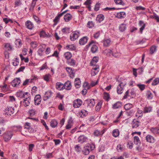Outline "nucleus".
Segmentation results:
<instances>
[{"instance_id":"7ed1b4c3","label":"nucleus","mask_w":159,"mask_h":159,"mask_svg":"<svg viewBox=\"0 0 159 159\" xmlns=\"http://www.w3.org/2000/svg\"><path fill=\"white\" fill-rule=\"evenodd\" d=\"M126 85L125 83L121 82L117 88V92L118 94L122 93L124 86Z\"/></svg>"},{"instance_id":"a878e982","label":"nucleus","mask_w":159,"mask_h":159,"mask_svg":"<svg viewBox=\"0 0 159 159\" xmlns=\"http://www.w3.org/2000/svg\"><path fill=\"white\" fill-rule=\"evenodd\" d=\"M72 18V15L69 13H68L65 15L64 16V18L65 21H69Z\"/></svg>"},{"instance_id":"bf43d9fd","label":"nucleus","mask_w":159,"mask_h":159,"mask_svg":"<svg viewBox=\"0 0 159 159\" xmlns=\"http://www.w3.org/2000/svg\"><path fill=\"white\" fill-rule=\"evenodd\" d=\"M137 86L139 87L141 91L144 90L145 88V85L144 84H137Z\"/></svg>"},{"instance_id":"6e6d98bb","label":"nucleus","mask_w":159,"mask_h":159,"mask_svg":"<svg viewBox=\"0 0 159 159\" xmlns=\"http://www.w3.org/2000/svg\"><path fill=\"white\" fill-rule=\"evenodd\" d=\"M72 121L71 120H69L68 121V124L66 126V129H69L72 127L71 123Z\"/></svg>"},{"instance_id":"4be33fe9","label":"nucleus","mask_w":159,"mask_h":159,"mask_svg":"<svg viewBox=\"0 0 159 159\" xmlns=\"http://www.w3.org/2000/svg\"><path fill=\"white\" fill-rule=\"evenodd\" d=\"M150 131L154 134H159V127L151 128Z\"/></svg>"},{"instance_id":"0eeeda50","label":"nucleus","mask_w":159,"mask_h":159,"mask_svg":"<svg viewBox=\"0 0 159 159\" xmlns=\"http://www.w3.org/2000/svg\"><path fill=\"white\" fill-rule=\"evenodd\" d=\"M20 82L21 80L20 78H16L13 80L11 83L12 86L17 87L19 86Z\"/></svg>"},{"instance_id":"a211bd4d","label":"nucleus","mask_w":159,"mask_h":159,"mask_svg":"<svg viewBox=\"0 0 159 159\" xmlns=\"http://www.w3.org/2000/svg\"><path fill=\"white\" fill-rule=\"evenodd\" d=\"M105 132V130L104 129H103L101 131L96 130L94 132V134L97 136H102Z\"/></svg>"},{"instance_id":"774afa93","label":"nucleus","mask_w":159,"mask_h":159,"mask_svg":"<svg viewBox=\"0 0 159 159\" xmlns=\"http://www.w3.org/2000/svg\"><path fill=\"white\" fill-rule=\"evenodd\" d=\"M30 116H32L35 114V111L34 110L32 109L30 110L29 111Z\"/></svg>"},{"instance_id":"680f3d73","label":"nucleus","mask_w":159,"mask_h":159,"mask_svg":"<svg viewBox=\"0 0 159 159\" xmlns=\"http://www.w3.org/2000/svg\"><path fill=\"white\" fill-rule=\"evenodd\" d=\"M94 25V24L92 21H89L87 24V27L90 28H92Z\"/></svg>"},{"instance_id":"49530a36","label":"nucleus","mask_w":159,"mask_h":159,"mask_svg":"<svg viewBox=\"0 0 159 159\" xmlns=\"http://www.w3.org/2000/svg\"><path fill=\"white\" fill-rule=\"evenodd\" d=\"M146 95L147 96V98L149 99H151L153 97V94L149 90H148L147 91Z\"/></svg>"},{"instance_id":"39448f33","label":"nucleus","mask_w":159,"mask_h":159,"mask_svg":"<svg viewBox=\"0 0 159 159\" xmlns=\"http://www.w3.org/2000/svg\"><path fill=\"white\" fill-rule=\"evenodd\" d=\"M79 34V32L77 31L72 32L70 35V39L73 41L75 40L78 38Z\"/></svg>"},{"instance_id":"2eb2a0df","label":"nucleus","mask_w":159,"mask_h":159,"mask_svg":"<svg viewBox=\"0 0 159 159\" xmlns=\"http://www.w3.org/2000/svg\"><path fill=\"white\" fill-rule=\"evenodd\" d=\"M115 16L118 18L122 19L124 18L126 16L125 13L123 11L118 12L116 14Z\"/></svg>"},{"instance_id":"5701e85b","label":"nucleus","mask_w":159,"mask_h":159,"mask_svg":"<svg viewBox=\"0 0 159 159\" xmlns=\"http://www.w3.org/2000/svg\"><path fill=\"white\" fill-rule=\"evenodd\" d=\"M62 16L61 14H59L53 20L54 24L53 25H56L59 21L60 18Z\"/></svg>"},{"instance_id":"69168bd1","label":"nucleus","mask_w":159,"mask_h":159,"mask_svg":"<svg viewBox=\"0 0 159 159\" xmlns=\"http://www.w3.org/2000/svg\"><path fill=\"white\" fill-rule=\"evenodd\" d=\"M19 59L17 58H16L15 60L12 62L13 65L15 66H17L19 64Z\"/></svg>"},{"instance_id":"864d4df0","label":"nucleus","mask_w":159,"mask_h":159,"mask_svg":"<svg viewBox=\"0 0 159 159\" xmlns=\"http://www.w3.org/2000/svg\"><path fill=\"white\" fill-rule=\"evenodd\" d=\"M159 83V78H156L152 83V85H155Z\"/></svg>"},{"instance_id":"09e8293b","label":"nucleus","mask_w":159,"mask_h":159,"mask_svg":"<svg viewBox=\"0 0 159 159\" xmlns=\"http://www.w3.org/2000/svg\"><path fill=\"white\" fill-rule=\"evenodd\" d=\"M66 48L69 50L73 51L75 49V47L73 45H67L66 47Z\"/></svg>"},{"instance_id":"0e129e2a","label":"nucleus","mask_w":159,"mask_h":159,"mask_svg":"<svg viewBox=\"0 0 159 159\" xmlns=\"http://www.w3.org/2000/svg\"><path fill=\"white\" fill-rule=\"evenodd\" d=\"M35 2H32L31 4L30 5V6L29 8V10L30 11H33L34 8V7L35 6Z\"/></svg>"},{"instance_id":"393cba45","label":"nucleus","mask_w":159,"mask_h":159,"mask_svg":"<svg viewBox=\"0 0 159 159\" xmlns=\"http://www.w3.org/2000/svg\"><path fill=\"white\" fill-rule=\"evenodd\" d=\"M26 27L29 29L31 30L34 27L32 23L30 21H27L25 23Z\"/></svg>"},{"instance_id":"8fccbe9b","label":"nucleus","mask_w":159,"mask_h":159,"mask_svg":"<svg viewBox=\"0 0 159 159\" xmlns=\"http://www.w3.org/2000/svg\"><path fill=\"white\" fill-rule=\"evenodd\" d=\"M126 28V25L124 24H122L119 26V30L121 32L124 31Z\"/></svg>"},{"instance_id":"603ef678","label":"nucleus","mask_w":159,"mask_h":159,"mask_svg":"<svg viewBox=\"0 0 159 159\" xmlns=\"http://www.w3.org/2000/svg\"><path fill=\"white\" fill-rule=\"evenodd\" d=\"M153 15L151 16V17L154 18L157 22H159V16L155 13H153Z\"/></svg>"},{"instance_id":"3c124183","label":"nucleus","mask_w":159,"mask_h":159,"mask_svg":"<svg viewBox=\"0 0 159 159\" xmlns=\"http://www.w3.org/2000/svg\"><path fill=\"white\" fill-rule=\"evenodd\" d=\"M5 47L8 51H10L12 49V47L9 43H6L5 45Z\"/></svg>"},{"instance_id":"72a5a7b5","label":"nucleus","mask_w":159,"mask_h":159,"mask_svg":"<svg viewBox=\"0 0 159 159\" xmlns=\"http://www.w3.org/2000/svg\"><path fill=\"white\" fill-rule=\"evenodd\" d=\"M72 56V54L69 52H65L64 54V57L67 60L70 59Z\"/></svg>"},{"instance_id":"f03ea898","label":"nucleus","mask_w":159,"mask_h":159,"mask_svg":"<svg viewBox=\"0 0 159 159\" xmlns=\"http://www.w3.org/2000/svg\"><path fill=\"white\" fill-rule=\"evenodd\" d=\"M95 104V100L94 99H92L86 100L84 102V105L87 104L88 107H92Z\"/></svg>"},{"instance_id":"6ab92c4d","label":"nucleus","mask_w":159,"mask_h":159,"mask_svg":"<svg viewBox=\"0 0 159 159\" xmlns=\"http://www.w3.org/2000/svg\"><path fill=\"white\" fill-rule=\"evenodd\" d=\"M64 89L67 90H70L71 88V85L70 81H68L64 84Z\"/></svg>"},{"instance_id":"a19ab883","label":"nucleus","mask_w":159,"mask_h":159,"mask_svg":"<svg viewBox=\"0 0 159 159\" xmlns=\"http://www.w3.org/2000/svg\"><path fill=\"white\" fill-rule=\"evenodd\" d=\"M98 48L97 46L95 44V43L93 44L91 48V52L93 53H95L97 51Z\"/></svg>"},{"instance_id":"c03bdc74","label":"nucleus","mask_w":159,"mask_h":159,"mask_svg":"<svg viewBox=\"0 0 159 159\" xmlns=\"http://www.w3.org/2000/svg\"><path fill=\"white\" fill-rule=\"evenodd\" d=\"M116 149L118 152L123 151L124 150V146L123 145L119 144L117 146Z\"/></svg>"},{"instance_id":"f3484780","label":"nucleus","mask_w":159,"mask_h":159,"mask_svg":"<svg viewBox=\"0 0 159 159\" xmlns=\"http://www.w3.org/2000/svg\"><path fill=\"white\" fill-rule=\"evenodd\" d=\"M30 101V97L26 98L23 100V104L25 107H27L29 105Z\"/></svg>"},{"instance_id":"c85d7f7f","label":"nucleus","mask_w":159,"mask_h":159,"mask_svg":"<svg viewBox=\"0 0 159 159\" xmlns=\"http://www.w3.org/2000/svg\"><path fill=\"white\" fill-rule=\"evenodd\" d=\"M75 85L76 88H79L80 87L81 82L79 78H76L75 81Z\"/></svg>"},{"instance_id":"6e6552de","label":"nucleus","mask_w":159,"mask_h":159,"mask_svg":"<svg viewBox=\"0 0 159 159\" xmlns=\"http://www.w3.org/2000/svg\"><path fill=\"white\" fill-rule=\"evenodd\" d=\"M82 103L81 99H78L74 101L73 105L75 108H78L81 106Z\"/></svg>"},{"instance_id":"473e14b6","label":"nucleus","mask_w":159,"mask_h":159,"mask_svg":"<svg viewBox=\"0 0 159 159\" xmlns=\"http://www.w3.org/2000/svg\"><path fill=\"white\" fill-rule=\"evenodd\" d=\"M98 57H93L92 60L90 62L91 66L95 65L97 62L98 61Z\"/></svg>"},{"instance_id":"c756f323","label":"nucleus","mask_w":159,"mask_h":159,"mask_svg":"<svg viewBox=\"0 0 159 159\" xmlns=\"http://www.w3.org/2000/svg\"><path fill=\"white\" fill-rule=\"evenodd\" d=\"M122 106V104L120 102H117L114 104L112 106L113 109H116Z\"/></svg>"},{"instance_id":"a18cd8bd","label":"nucleus","mask_w":159,"mask_h":159,"mask_svg":"<svg viewBox=\"0 0 159 159\" xmlns=\"http://www.w3.org/2000/svg\"><path fill=\"white\" fill-rule=\"evenodd\" d=\"M86 146L88 147V148L90 151L93 150L95 147L94 144L93 143L92 144H87Z\"/></svg>"},{"instance_id":"423d86ee","label":"nucleus","mask_w":159,"mask_h":159,"mask_svg":"<svg viewBox=\"0 0 159 159\" xmlns=\"http://www.w3.org/2000/svg\"><path fill=\"white\" fill-rule=\"evenodd\" d=\"M46 47V45L44 44L40 45L39 46V48L38 49L37 52L38 55L40 56H42L43 54V52L44 50Z\"/></svg>"},{"instance_id":"58836bf2","label":"nucleus","mask_w":159,"mask_h":159,"mask_svg":"<svg viewBox=\"0 0 159 159\" xmlns=\"http://www.w3.org/2000/svg\"><path fill=\"white\" fill-rule=\"evenodd\" d=\"M103 45L104 46L108 47L110 44L111 40L110 39L104 40L103 42Z\"/></svg>"},{"instance_id":"37998d69","label":"nucleus","mask_w":159,"mask_h":159,"mask_svg":"<svg viewBox=\"0 0 159 159\" xmlns=\"http://www.w3.org/2000/svg\"><path fill=\"white\" fill-rule=\"evenodd\" d=\"M133 107V105L132 104H126L124 106V108L126 110H128Z\"/></svg>"},{"instance_id":"052dcab7","label":"nucleus","mask_w":159,"mask_h":159,"mask_svg":"<svg viewBox=\"0 0 159 159\" xmlns=\"http://www.w3.org/2000/svg\"><path fill=\"white\" fill-rule=\"evenodd\" d=\"M102 103L100 102H98L95 107V110L96 111H98L100 110L101 107Z\"/></svg>"},{"instance_id":"cd10ccee","label":"nucleus","mask_w":159,"mask_h":159,"mask_svg":"<svg viewBox=\"0 0 159 159\" xmlns=\"http://www.w3.org/2000/svg\"><path fill=\"white\" fill-rule=\"evenodd\" d=\"M88 114V112L84 110H81L79 114V116L80 117L83 118L84 116H86Z\"/></svg>"},{"instance_id":"c9c22d12","label":"nucleus","mask_w":159,"mask_h":159,"mask_svg":"<svg viewBox=\"0 0 159 159\" xmlns=\"http://www.w3.org/2000/svg\"><path fill=\"white\" fill-rule=\"evenodd\" d=\"M15 45L18 48H20L21 47L22 43L21 40L20 39H16L15 42Z\"/></svg>"},{"instance_id":"ddd939ff","label":"nucleus","mask_w":159,"mask_h":159,"mask_svg":"<svg viewBox=\"0 0 159 159\" xmlns=\"http://www.w3.org/2000/svg\"><path fill=\"white\" fill-rule=\"evenodd\" d=\"M88 139V138L84 135H81L78 138V142L81 143L86 142Z\"/></svg>"},{"instance_id":"9d476101","label":"nucleus","mask_w":159,"mask_h":159,"mask_svg":"<svg viewBox=\"0 0 159 159\" xmlns=\"http://www.w3.org/2000/svg\"><path fill=\"white\" fill-rule=\"evenodd\" d=\"M41 98L40 94L36 95L34 98V104L36 105H39L41 103Z\"/></svg>"},{"instance_id":"1a4fd4ad","label":"nucleus","mask_w":159,"mask_h":159,"mask_svg":"<svg viewBox=\"0 0 159 159\" xmlns=\"http://www.w3.org/2000/svg\"><path fill=\"white\" fill-rule=\"evenodd\" d=\"M52 93L51 90H48L44 94L43 98V99L44 101H46L49 99L51 96Z\"/></svg>"},{"instance_id":"7c9ffc66","label":"nucleus","mask_w":159,"mask_h":159,"mask_svg":"<svg viewBox=\"0 0 159 159\" xmlns=\"http://www.w3.org/2000/svg\"><path fill=\"white\" fill-rule=\"evenodd\" d=\"M50 126L53 128H55L57 126L58 122L57 120H52L50 122Z\"/></svg>"},{"instance_id":"ea45409f","label":"nucleus","mask_w":159,"mask_h":159,"mask_svg":"<svg viewBox=\"0 0 159 159\" xmlns=\"http://www.w3.org/2000/svg\"><path fill=\"white\" fill-rule=\"evenodd\" d=\"M21 127L20 126H14L13 127L12 129L15 132L20 131L21 129Z\"/></svg>"},{"instance_id":"b1692460","label":"nucleus","mask_w":159,"mask_h":159,"mask_svg":"<svg viewBox=\"0 0 159 159\" xmlns=\"http://www.w3.org/2000/svg\"><path fill=\"white\" fill-rule=\"evenodd\" d=\"M139 25L141 26V27L140 29V32L142 34L143 32V30L144 29L145 24L144 23L143 21L142 20H140L139 22Z\"/></svg>"},{"instance_id":"e433bc0d","label":"nucleus","mask_w":159,"mask_h":159,"mask_svg":"<svg viewBox=\"0 0 159 159\" xmlns=\"http://www.w3.org/2000/svg\"><path fill=\"white\" fill-rule=\"evenodd\" d=\"M134 142L135 144L138 145L140 143V141L139 137L137 136H134Z\"/></svg>"},{"instance_id":"f257e3e1","label":"nucleus","mask_w":159,"mask_h":159,"mask_svg":"<svg viewBox=\"0 0 159 159\" xmlns=\"http://www.w3.org/2000/svg\"><path fill=\"white\" fill-rule=\"evenodd\" d=\"M13 135V133L11 131H7L6 132L4 135V139L5 142H7L9 141Z\"/></svg>"},{"instance_id":"bb28decb","label":"nucleus","mask_w":159,"mask_h":159,"mask_svg":"<svg viewBox=\"0 0 159 159\" xmlns=\"http://www.w3.org/2000/svg\"><path fill=\"white\" fill-rule=\"evenodd\" d=\"M103 52L104 54L107 56H110L112 54V51L109 49H106L103 51Z\"/></svg>"},{"instance_id":"2f4dec72","label":"nucleus","mask_w":159,"mask_h":159,"mask_svg":"<svg viewBox=\"0 0 159 159\" xmlns=\"http://www.w3.org/2000/svg\"><path fill=\"white\" fill-rule=\"evenodd\" d=\"M152 110V107L150 106L145 107L143 110V112L144 113L150 112Z\"/></svg>"},{"instance_id":"20e7f679","label":"nucleus","mask_w":159,"mask_h":159,"mask_svg":"<svg viewBox=\"0 0 159 159\" xmlns=\"http://www.w3.org/2000/svg\"><path fill=\"white\" fill-rule=\"evenodd\" d=\"M15 112L14 109L11 107H9L5 110V115L7 116H12Z\"/></svg>"},{"instance_id":"4468645a","label":"nucleus","mask_w":159,"mask_h":159,"mask_svg":"<svg viewBox=\"0 0 159 159\" xmlns=\"http://www.w3.org/2000/svg\"><path fill=\"white\" fill-rule=\"evenodd\" d=\"M88 38L87 36H84L81 38L79 41V43L81 45H84L87 43Z\"/></svg>"},{"instance_id":"79ce46f5","label":"nucleus","mask_w":159,"mask_h":159,"mask_svg":"<svg viewBox=\"0 0 159 159\" xmlns=\"http://www.w3.org/2000/svg\"><path fill=\"white\" fill-rule=\"evenodd\" d=\"M119 134V131L118 129H116L113 131L112 135L114 137H116L118 136Z\"/></svg>"},{"instance_id":"aec40b11","label":"nucleus","mask_w":159,"mask_h":159,"mask_svg":"<svg viewBox=\"0 0 159 159\" xmlns=\"http://www.w3.org/2000/svg\"><path fill=\"white\" fill-rule=\"evenodd\" d=\"M56 86V89L59 90H61L64 89V84L60 82H57Z\"/></svg>"},{"instance_id":"4c0bfd02","label":"nucleus","mask_w":159,"mask_h":159,"mask_svg":"<svg viewBox=\"0 0 159 159\" xmlns=\"http://www.w3.org/2000/svg\"><path fill=\"white\" fill-rule=\"evenodd\" d=\"M67 63L70 65L71 66H73L75 65V64L76 61L75 60L73 59H70L68 60L67 61Z\"/></svg>"},{"instance_id":"f704fd0d","label":"nucleus","mask_w":159,"mask_h":159,"mask_svg":"<svg viewBox=\"0 0 159 159\" xmlns=\"http://www.w3.org/2000/svg\"><path fill=\"white\" fill-rule=\"evenodd\" d=\"M90 151L88 148V147L86 146L84 147V149L83 150L84 154L85 155H87L89 154Z\"/></svg>"},{"instance_id":"4d7b16f0","label":"nucleus","mask_w":159,"mask_h":159,"mask_svg":"<svg viewBox=\"0 0 159 159\" xmlns=\"http://www.w3.org/2000/svg\"><path fill=\"white\" fill-rule=\"evenodd\" d=\"M156 50V47L155 46H152L150 49V53L152 54Z\"/></svg>"},{"instance_id":"f8f14e48","label":"nucleus","mask_w":159,"mask_h":159,"mask_svg":"<svg viewBox=\"0 0 159 159\" xmlns=\"http://www.w3.org/2000/svg\"><path fill=\"white\" fill-rule=\"evenodd\" d=\"M140 125V122L137 119H134L131 123V127L133 128H136Z\"/></svg>"},{"instance_id":"338daca9","label":"nucleus","mask_w":159,"mask_h":159,"mask_svg":"<svg viewBox=\"0 0 159 159\" xmlns=\"http://www.w3.org/2000/svg\"><path fill=\"white\" fill-rule=\"evenodd\" d=\"M75 150L77 152H80L81 150V148L78 145H76L75 147Z\"/></svg>"},{"instance_id":"412c9836","label":"nucleus","mask_w":159,"mask_h":159,"mask_svg":"<svg viewBox=\"0 0 159 159\" xmlns=\"http://www.w3.org/2000/svg\"><path fill=\"white\" fill-rule=\"evenodd\" d=\"M104 16L103 14H100L97 16L96 20L97 22L100 23L104 20Z\"/></svg>"},{"instance_id":"13d9d810","label":"nucleus","mask_w":159,"mask_h":159,"mask_svg":"<svg viewBox=\"0 0 159 159\" xmlns=\"http://www.w3.org/2000/svg\"><path fill=\"white\" fill-rule=\"evenodd\" d=\"M134 111L133 110H128L126 112V115L129 116H132L133 115Z\"/></svg>"},{"instance_id":"dca6fc26","label":"nucleus","mask_w":159,"mask_h":159,"mask_svg":"<svg viewBox=\"0 0 159 159\" xmlns=\"http://www.w3.org/2000/svg\"><path fill=\"white\" fill-rule=\"evenodd\" d=\"M147 141L149 143H153L155 142L154 138L150 135H148L146 137Z\"/></svg>"},{"instance_id":"5fc2aeb1","label":"nucleus","mask_w":159,"mask_h":159,"mask_svg":"<svg viewBox=\"0 0 159 159\" xmlns=\"http://www.w3.org/2000/svg\"><path fill=\"white\" fill-rule=\"evenodd\" d=\"M25 96H26V98H28V97H30V95L29 93L26 92L24 93L23 92L21 96V98H25Z\"/></svg>"},{"instance_id":"9b49d317","label":"nucleus","mask_w":159,"mask_h":159,"mask_svg":"<svg viewBox=\"0 0 159 159\" xmlns=\"http://www.w3.org/2000/svg\"><path fill=\"white\" fill-rule=\"evenodd\" d=\"M91 71V75L92 76L96 75L99 71V66L98 65H94Z\"/></svg>"},{"instance_id":"de8ad7c7","label":"nucleus","mask_w":159,"mask_h":159,"mask_svg":"<svg viewBox=\"0 0 159 159\" xmlns=\"http://www.w3.org/2000/svg\"><path fill=\"white\" fill-rule=\"evenodd\" d=\"M70 28L67 27H65L62 28L61 30V31L64 34H67L70 33Z\"/></svg>"},{"instance_id":"e2e57ef3","label":"nucleus","mask_w":159,"mask_h":159,"mask_svg":"<svg viewBox=\"0 0 159 159\" xmlns=\"http://www.w3.org/2000/svg\"><path fill=\"white\" fill-rule=\"evenodd\" d=\"M129 90H128L125 93V95L123 98V99H125L127 98H130L131 97H130V96L129 95Z\"/></svg>"}]
</instances>
